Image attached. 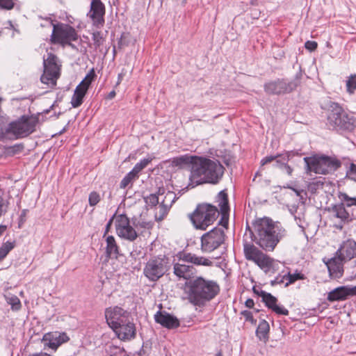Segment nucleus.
Instances as JSON below:
<instances>
[{"mask_svg":"<svg viewBox=\"0 0 356 356\" xmlns=\"http://www.w3.org/2000/svg\"><path fill=\"white\" fill-rule=\"evenodd\" d=\"M252 241L266 251H273L286 234L285 229L278 223L268 218H259L253 223V231L250 229Z\"/></svg>","mask_w":356,"mask_h":356,"instance_id":"nucleus-1","label":"nucleus"},{"mask_svg":"<svg viewBox=\"0 0 356 356\" xmlns=\"http://www.w3.org/2000/svg\"><path fill=\"white\" fill-rule=\"evenodd\" d=\"M225 168L218 160L197 156L189 179L193 187L205 183L216 184L221 180Z\"/></svg>","mask_w":356,"mask_h":356,"instance_id":"nucleus-2","label":"nucleus"},{"mask_svg":"<svg viewBox=\"0 0 356 356\" xmlns=\"http://www.w3.org/2000/svg\"><path fill=\"white\" fill-rule=\"evenodd\" d=\"M188 289V300L194 305L201 306L213 299L220 291L216 281L196 277L186 283Z\"/></svg>","mask_w":356,"mask_h":356,"instance_id":"nucleus-3","label":"nucleus"},{"mask_svg":"<svg viewBox=\"0 0 356 356\" xmlns=\"http://www.w3.org/2000/svg\"><path fill=\"white\" fill-rule=\"evenodd\" d=\"M177 257L179 261L174 264L173 273L179 279L191 280V278L196 273V269L191 265H186L185 263H191L196 266H211L213 261L208 258L199 257L195 254L186 252H180Z\"/></svg>","mask_w":356,"mask_h":356,"instance_id":"nucleus-4","label":"nucleus"},{"mask_svg":"<svg viewBox=\"0 0 356 356\" xmlns=\"http://www.w3.org/2000/svg\"><path fill=\"white\" fill-rule=\"evenodd\" d=\"M327 125L336 130L352 131L356 127V118L348 113L337 102L327 104Z\"/></svg>","mask_w":356,"mask_h":356,"instance_id":"nucleus-5","label":"nucleus"},{"mask_svg":"<svg viewBox=\"0 0 356 356\" xmlns=\"http://www.w3.org/2000/svg\"><path fill=\"white\" fill-rule=\"evenodd\" d=\"M339 197L342 202L332 206L330 211L334 217L340 220L336 227L341 229L343 224L356 219V198L350 197L346 193H341Z\"/></svg>","mask_w":356,"mask_h":356,"instance_id":"nucleus-6","label":"nucleus"},{"mask_svg":"<svg viewBox=\"0 0 356 356\" xmlns=\"http://www.w3.org/2000/svg\"><path fill=\"white\" fill-rule=\"evenodd\" d=\"M218 215L216 207L204 203L198 204L189 218L195 229L206 230L216 220Z\"/></svg>","mask_w":356,"mask_h":356,"instance_id":"nucleus-7","label":"nucleus"},{"mask_svg":"<svg viewBox=\"0 0 356 356\" xmlns=\"http://www.w3.org/2000/svg\"><path fill=\"white\" fill-rule=\"evenodd\" d=\"M171 268L170 260L165 254L150 257L145 263L143 275L151 282H156L166 274Z\"/></svg>","mask_w":356,"mask_h":356,"instance_id":"nucleus-8","label":"nucleus"},{"mask_svg":"<svg viewBox=\"0 0 356 356\" xmlns=\"http://www.w3.org/2000/svg\"><path fill=\"white\" fill-rule=\"evenodd\" d=\"M46 22L47 25L53 27L50 39L52 44H59L63 47L68 45L72 48H75L72 42L76 41L79 35L74 28L63 23L55 24L51 19H46Z\"/></svg>","mask_w":356,"mask_h":356,"instance_id":"nucleus-9","label":"nucleus"},{"mask_svg":"<svg viewBox=\"0 0 356 356\" xmlns=\"http://www.w3.org/2000/svg\"><path fill=\"white\" fill-rule=\"evenodd\" d=\"M303 160L307 173L314 172L316 174L327 175L337 170L341 166L339 160L327 156L305 157Z\"/></svg>","mask_w":356,"mask_h":356,"instance_id":"nucleus-10","label":"nucleus"},{"mask_svg":"<svg viewBox=\"0 0 356 356\" xmlns=\"http://www.w3.org/2000/svg\"><path fill=\"white\" fill-rule=\"evenodd\" d=\"M302 74L301 71L298 72L293 79L287 81L284 79H277L267 82L264 85V90L269 95H283L290 93L295 90L301 83Z\"/></svg>","mask_w":356,"mask_h":356,"instance_id":"nucleus-11","label":"nucleus"},{"mask_svg":"<svg viewBox=\"0 0 356 356\" xmlns=\"http://www.w3.org/2000/svg\"><path fill=\"white\" fill-rule=\"evenodd\" d=\"M38 123V118L24 115L18 120L10 122L6 129V133L12 134L16 138H24L35 131Z\"/></svg>","mask_w":356,"mask_h":356,"instance_id":"nucleus-12","label":"nucleus"},{"mask_svg":"<svg viewBox=\"0 0 356 356\" xmlns=\"http://www.w3.org/2000/svg\"><path fill=\"white\" fill-rule=\"evenodd\" d=\"M243 252L246 259L254 262L265 273L269 272L273 267L274 260L252 243H244Z\"/></svg>","mask_w":356,"mask_h":356,"instance_id":"nucleus-13","label":"nucleus"},{"mask_svg":"<svg viewBox=\"0 0 356 356\" xmlns=\"http://www.w3.org/2000/svg\"><path fill=\"white\" fill-rule=\"evenodd\" d=\"M297 154L298 153L294 151H284L282 154L267 156L261 159V165L263 166L274 161L273 165L274 168L280 169L282 172L286 173L288 176L291 177L292 176L293 169L288 164V162Z\"/></svg>","mask_w":356,"mask_h":356,"instance_id":"nucleus-14","label":"nucleus"},{"mask_svg":"<svg viewBox=\"0 0 356 356\" xmlns=\"http://www.w3.org/2000/svg\"><path fill=\"white\" fill-rule=\"evenodd\" d=\"M225 241L224 231L214 227L201 237V250L203 252H211L219 248Z\"/></svg>","mask_w":356,"mask_h":356,"instance_id":"nucleus-15","label":"nucleus"},{"mask_svg":"<svg viewBox=\"0 0 356 356\" xmlns=\"http://www.w3.org/2000/svg\"><path fill=\"white\" fill-rule=\"evenodd\" d=\"M115 226L118 236L129 241H134L138 234L130 225L129 218L125 214H120L115 217Z\"/></svg>","mask_w":356,"mask_h":356,"instance_id":"nucleus-16","label":"nucleus"},{"mask_svg":"<svg viewBox=\"0 0 356 356\" xmlns=\"http://www.w3.org/2000/svg\"><path fill=\"white\" fill-rule=\"evenodd\" d=\"M106 322L113 329H116L122 323H127L129 320V313L120 307L107 308L105 311Z\"/></svg>","mask_w":356,"mask_h":356,"instance_id":"nucleus-17","label":"nucleus"},{"mask_svg":"<svg viewBox=\"0 0 356 356\" xmlns=\"http://www.w3.org/2000/svg\"><path fill=\"white\" fill-rule=\"evenodd\" d=\"M105 13V6L101 0H92L87 16L91 19L95 26L99 28L104 24Z\"/></svg>","mask_w":356,"mask_h":356,"instance_id":"nucleus-18","label":"nucleus"},{"mask_svg":"<svg viewBox=\"0 0 356 356\" xmlns=\"http://www.w3.org/2000/svg\"><path fill=\"white\" fill-rule=\"evenodd\" d=\"M70 338L65 332H50L44 334L42 341L44 346L56 350L61 344L68 341Z\"/></svg>","mask_w":356,"mask_h":356,"instance_id":"nucleus-19","label":"nucleus"},{"mask_svg":"<svg viewBox=\"0 0 356 356\" xmlns=\"http://www.w3.org/2000/svg\"><path fill=\"white\" fill-rule=\"evenodd\" d=\"M156 323L169 330L177 328L180 325L179 319L165 311H158L154 314Z\"/></svg>","mask_w":356,"mask_h":356,"instance_id":"nucleus-20","label":"nucleus"},{"mask_svg":"<svg viewBox=\"0 0 356 356\" xmlns=\"http://www.w3.org/2000/svg\"><path fill=\"white\" fill-rule=\"evenodd\" d=\"M344 262H346L345 260L336 254L325 263L332 279H339L342 277Z\"/></svg>","mask_w":356,"mask_h":356,"instance_id":"nucleus-21","label":"nucleus"},{"mask_svg":"<svg viewBox=\"0 0 356 356\" xmlns=\"http://www.w3.org/2000/svg\"><path fill=\"white\" fill-rule=\"evenodd\" d=\"M260 296L266 306L270 309L273 312L279 315H289V310L283 306L277 304V299L272 294L264 291H261Z\"/></svg>","mask_w":356,"mask_h":356,"instance_id":"nucleus-22","label":"nucleus"},{"mask_svg":"<svg viewBox=\"0 0 356 356\" xmlns=\"http://www.w3.org/2000/svg\"><path fill=\"white\" fill-rule=\"evenodd\" d=\"M346 261L350 260L356 256V242L353 239L344 241L336 252Z\"/></svg>","mask_w":356,"mask_h":356,"instance_id":"nucleus-23","label":"nucleus"},{"mask_svg":"<svg viewBox=\"0 0 356 356\" xmlns=\"http://www.w3.org/2000/svg\"><path fill=\"white\" fill-rule=\"evenodd\" d=\"M217 202L220 207L222 218L220 223L225 227L228 225V215L229 211L228 196L225 191H221L217 196Z\"/></svg>","mask_w":356,"mask_h":356,"instance_id":"nucleus-24","label":"nucleus"},{"mask_svg":"<svg viewBox=\"0 0 356 356\" xmlns=\"http://www.w3.org/2000/svg\"><path fill=\"white\" fill-rule=\"evenodd\" d=\"M356 295V286H340L330 291L327 295V300L330 302L346 300L348 296Z\"/></svg>","mask_w":356,"mask_h":356,"instance_id":"nucleus-25","label":"nucleus"},{"mask_svg":"<svg viewBox=\"0 0 356 356\" xmlns=\"http://www.w3.org/2000/svg\"><path fill=\"white\" fill-rule=\"evenodd\" d=\"M118 337L123 341L131 340L136 337L135 325L128 321L127 323H122L116 329L113 330Z\"/></svg>","mask_w":356,"mask_h":356,"instance_id":"nucleus-26","label":"nucleus"},{"mask_svg":"<svg viewBox=\"0 0 356 356\" xmlns=\"http://www.w3.org/2000/svg\"><path fill=\"white\" fill-rule=\"evenodd\" d=\"M57 58L50 54L47 60H44V72L59 77V67L56 63Z\"/></svg>","mask_w":356,"mask_h":356,"instance_id":"nucleus-27","label":"nucleus"},{"mask_svg":"<svg viewBox=\"0 0 356 356\" xmlns=\"http://www.w3.org/2000/svg\"><path fill=\"white\" fill-rule=\"evenodd\" d=\"M197 156L185 154L177 157H175L172 161V165L173 166L179 168H182L186 165H190L191 168L193 165H194Z\"/></svg>","mask_w":356,"mask_h":356,"instance_id":"nucleus-28","label":"nucleus"},{"mask_svg":"<svg viewBox=\"0 0 356 356\" xmlns=\"http://www.w3.org/2000/svg\"><path fill=\"white\" fill-rule=\"evenodd\" d=\"M106 253L108 257L118 258L119 254V248L116 243L115 238L113 236H108L106 239Z\"/></svg>","mask_w":356,"mask_h":356,"instance_id":"nucleus-29","label":"nucleus"},{"mask_svg":"<svg viewBox=\"0 0 356 356\" xmlns=\"http://www.w3.org/2000/svg\"><path fill=\"white\" fill-rule=\"evenodd\" d=\"M269 330L268 323L265 320H262L257 328L256 334L260 340L266 341L268 338Z\"/></svg>","mask_w":356,"mask_h":356,"instance_id":"nucleus-30","label":"nucleus"},{"mask_svg":"<svg viewBox=\"0 0 356 356\" xmlns=\"http://www.w3.org/2000/svg\"><path fill=\"white\" fill-rule=\"evenodd\" d=\"M164 194V188H159L158 193L156 194H150L149 195L145 197V202L149 207H155L156 206L160 200V196Z\"/></svg>","mask_w":356,"mask_h":356,"instance_id":"nucleus-31","label":"nucleus"},{"mask_svg":"<svg viewBox=\"0 0 356 356\" xmlns=\"http://www.w3.org/2000/svg\"><path fill=\"white\" fill-rule=\"evenodd\" d=\"M325 178H320L318 179H314L307 186L308 191L312 193H316L318 190L323 189L325 184Z\"/></svg>","mask_w":356,"mask_h":356,"instance_id":"nucleus-32","label":"nucleus"},{"mask_svg":"<svg viewBox=\"0 0 356 356\" xmlns=\"http://www.w3.org/2000/svg\"><path fill=\"white\" fill-rule=\"evenodd\" d=\"M171 207L167 206L166 204H163L162 203H160L159 206L156 209V211L155 212V219L157 221H161L163 220L167 214L168 213Z\"/></svg>","mask_w":356,"mask_h":356,"instance_id":"nucleus-33","label":"nucleus"},{"mask_svg":"<svg viewBox=\"0 0 356 356\" xmlns=\"http://www.w3.org/2000/svg\"><path fill=\"white\" fill-rule=\"evenodd\" d=\"M152 159L151 157L145 158L142 159L140 162L137 163L133 169L132 172L138 177V174L140 171H142L144 168H145L149 163L152 161Z\"/></svg>","mask_w":356,"mask_h":356,"instance_id":"nucleus-34","label":"nucleus"},{"mask_svg":"<svg viewBox=\"0 0 356 356\" xmlns=\"http://www.w3.org/2000/svg\"><path fill=\"white\" fill-rule=\"evenodd\" d=\"M132 223L136 228L140 227L145 229H150L153 226L151 221H147L142 218L133 219Z\"/></svg>","mask_w":356,"mask_h":356,"instance_id":"nucleus-35","label":"nucleus"},{"mask_svg":"<svg viewBox=\"0 0 356 356\" xmlns=\"http://www.w3.org/2000/svg\"><path fill=\"white\" fill-rule=\"evenodd\" d=\"M138 177L134 174V172L131 170L127 174V175L122 179L120 184V187L121 188H125L127 187L130 184H131L135 179H138Z\"/></svg>","mask_w":356,"mask_h":356,"instance_id":"nucleus-36","label":"nucleus"},{"mask_svg":"<svg viewBox=\"0 0 356 356\" xmlns=\"http://www.w3.org/2000/svg\"><path fill=\"white\" fill-rule=\"evenodd\" d=\"M164 197L161 202L162 204H165L167 206L171 207L172 204L175 202L177 199L176 194L172 191H167L166 193L164 192Z\"/></svg>","mask_w":356,"mask_h":356,"instance_id":"nucleus-37","label":"nucleus"},{"mask_svg":"<svg viewBox=\"0 0 356 356\" xmlns=\"http://www.w3.org/2000/svg\"><path fill=\"white\" fill-rule=\"evenodd\" d=\"M14 247V244L11 242L7 241L3 243L0 248V261L3 259Z\"/></svg>","mask_w":356,"mask_h":356,"instance_id":"nucleus-38","label":"nucleus"},{"mask_svg":"<svg viewBox=\"0 0 356 356\" xmlns=\"http://www.w3.org/2000/svg\"><path fill=\"white\" fill-rule=\"evenodd\" d=\"M96 75L94 69L90 70L85 78L81 81L79 84L88 88L92 81L95 79Z\"/></svg>","mask_w":356,"mask_h":356,"instance_id":"nucleus-39","label":"nucleus"},{"mask_svg":"<svg viewBox=\"0 0 356 356\" xmlns=\"http://www.w3.org/2000/svg\"><path fill=\"white\" fill-rule=\"evenodd\" d=\"M57 79L56 76L45 72H43L40 77V80L43 83L47 85L51 84L53 86L56 85Z\"/></svg>","mask_w":356,"mask_h":356,"instance_id":"nucleus-40","label":"nucleus"},{"mask_svg":"<svg viewBox=\"0 0 356 356\" xmlns=\"http://www.w3.org/2000/svg\"><path fill=\"white\" fill-rule=\"evenodd\" d=\"M286 280H288V282L285 284L286 286L290 284L295 282L297 280L305 279V275L300 273H296L292 274L288 273L287 275H286Z\"/></svg>","mask_w":356,"mask_h":356,"instance_id":"nucleus-41","label":"nucleus"},{"mask_svg":"<svg viewBox=\"0 0 356 356\" xmlns=\"http://www.w3.org/2000/svg\"><path fill=\"white\" fill-rule=\"evenodd\" d=\"M7 302L11 305L12 309L15 311L19 310L22 306L19 299L15 296L8 297L7 298Z\"/></svg>","mask_w":356,"mask_h":356,"instance_id":"nucleus-42","label":"nucleus"},{"mask_svg":"<svg viewBox=\"0 0 356 356\" xmlns=\"http://www.w3.org/2000/svg\"><path fill=\"white\" fill-rule=\"evenodd\" d=\"M347 92L353 94L356 89V74L351 75L346 81Z\"/></svg>","mask_w":356,"mask_h":356,"instance_id":"nucleus-43","label":"nucleus"},{"mask_svg":"<svg viewBox=\"0 0 356 356\" xmlns=\"http://www.w3.org/2000/svg\"><path fill=\"white\" fill-rule=\"evenodd\" d=\"M83 96L81 94H76L74 92L72 97L71 104L73 108H77L80 106L83 103Z\"/></svg>","mask_w":356,"mask_h":356,"instance_id":"nucleus-44","label":"nucleus"},{"mask_svg":"<svg viewBox=\"0 0 356 356\" xmlns=\"http://www.w3.org/2000/svg\"><path fill=\"white\" fill-rule=\"evenodd\" d=\"M100 201V196L96 191H92L90 193L88 197L89 204L91 207L97 205Z\"/></svg>","mask_w":356,"mask_h":356,"instance_id":"nucleus-45","label":"nucleus"},{"mask_svg":"<svg viewBox=\"0 0 356 356\" xmlns=\"http://www.w3.org/2000/svg\"><path fill=\"white\" fill-rule=\"evenodd\" d=\"M15 0H0V8L11 10L14 8Z\"/></svg>","mask_w":356,"mask_h":356,"instance_id":"nucleus-46","label":"nucleus"},{"mask_svg":"<svg viewBox=\"0 0 356 356\" xmlns=\"http://www.w3.org/2000/svg\"><path fill=\"white\" fill-rule=\"evenodd\" d=\"M346 176L351 180L356 181V165L351 163L346 172Z\"/></svg>","mask_w":356,"mask_h":356,"instance_id":"nucleus-47","label":"nucleus"},{"mask_svg":"<svg viewBox=\"0 0 356 356\" xmlns=\"http://www.w3.org/2000/svg\"><path fill=\"white\" fill-rule=\"evenodd\" d=\"M92 38L96 47H99L103 44V38L100 32L94 33Z\"/></svg>","mask_w":356,"mask_h":356,"instance_id":"nucleus-48","label":"nucleus"},{"mask_svg":"<svg viewBox=\"0 0 356 356\" xmlns=\"http://www.w3.org/2000/svg\"><path fill=\"white\" fill-rule=\"evenodd\" d=\"M241 315L243 316V317L245 318V321H250L252 323H256V321H254L251 312L248 311V310L243 311V312H241Z\"/></svg>","mask_w":356,"mask_h":356,"instance_id":"nucleus-49","label":"nucleus"},{"mask_svg":"<svg viewBox=\"0 0 356 356\" xmlns=\"http://www.w3.org/2000/svg\"><path fill=\"white\" fill-rule=\"evenodd\" d=\"M317 42L315 41L308 40L305 42V47L309 51H314L317 48Z\"/></svg>","mask_w":356,"mask_h":356,"instance_id":"nucleus-50","label":"nucleus"},{"mask_svg":"<svg viewBox=\"0 0 356 356\" xmlns=\"http://www.w3.org/2000/svg\"><path fill=\"white\" fill-rule=\"evenodd\" d=\"M88 89V88H86L85 86L79 84L76 87L74 92L76 94H81V95L84 97L87 92Z\"/></svg>","mask_w":356,"mask_h":356,"instance_id":"nucleus-51","label":"nucleus"},{"mask_svg":"<svg viewBox=\"0 0 356 356\" xmlns=\"http://www.w3.org/2000/svg\"><path fill=\"white\" fill-rule=\"evenodd\" d=\"M284 280H286V275L282 277H277L274 280L271 281V285L275 286L278 284H282L284 282Z\"/></svg>","mask_w":356,"mask_h":356,"instance_id":"nucleus-52","label":"nucleus"},{"mask_svg":"<svg viewBox=\"0 0 356 356\" xmlns=\"http://www.w3.org/2000/svg\"><path fill=\"white\" fill-rule=\"evenodd\" d=\"M116 216H117L113 215V216H112V218H111L108 220V222H107V224H106V230H105L104 235H106V234L108 232V231H109V229H110V228H111V226L112 225V223H113V219H114V218H115V217H116Z\"/></svg>","mask_w":356,"mask_h":356,"instance_id":"nucleus-53","label":"nucleus"},{"mask_svg":"<svg viewBox=\"0 0 356 356\" xmlns=\"http://www.w3.org/2000/svg\"><path fill=\"white\" fill-rule=\"evenodd\" d=\"M245 305L248 308H252L254 305V300L252 299L249 298L245 301Z\"/></svg>","mask_w":356,"mask_h":356,"instance_id":"nucleus-54","label":"nucleus"},{"mask_svg":"<svg viewBox=\"0 0 356 356\" xmlns=\"http://www.w3.org/2000/svg\"><path fill=\"white\" fill-rule=\"evenodd\" d=\"M3 213V199L0 197V217Z\"/></svg>","mask_w":356,"mask_h":356,"instance_id":"nucleus-55","label":"nucleus"},{"mask_svg":"<svg viewBox=\"0 0 356 356\" xmlns=\"http://www.w3.org/2000/svg\"><path fill=\"white\" fill-rule=\"evenodd\" d=\"M7 229V226L1 225H0V236L5 232Z\"/></svg>","mask_w":356,"mask_h":356,"instance_id":"nucleus-56","label":"nucleus"},{"mask_svg":"<svg viewBox=\"0 0 356 356\" xmlns=\"http://www.w3.org/2000/svg\"><path fill=\"white\" fill-rule=\"evenodd\" d=\"M115 96V92L114 90L109 92L108 95V99H113Z\"/></svg>","mask_w":356,"mask_h":356,"instance_id":"nucleus-57","label":"nucleus"},{"mask_svg":"<svg viewBox=\"0 0 356 356\" xmlns=\"http://www.w3.org/2000/svg\"><path fill=\"white\" fill-rule=\"evenodd\" d=\"M122 79H123V74L122 73L119 74L118 77L117 84H120V83L122 81Z\"/></svg>","mask_w":356,"mask_h":356,"instance_id":"nucleus-58","label":"nucleus"},{"mask_svg":"<svg viewBox=\"0 0 356 356\" xmlns=\"http://www.w3.org/2000/svg\"><path fill=\"white\" fill-rule=\"evenodd\" d=\"M289 188H291V189H292V190L296 193V194L297 195H300V193H301L302 191H299V190H298V189H296V188H291V187H289Z\"/></svg>","mask_w":356,"mask_h":356,"instance_id":"nucleus-59","label":"nucleus"},{"mask_svg":"<svg viewBox=\"0 0 356 356\" xmlns=\"http://www.w3.org/2000/svg\"><path fill=\"white\" fill-rule=\"evenodd\" d=\"M253 291H254V292L255 293H257L259 296H260L261 291H260V292H259V291H258V290H257V289H255V287H253Z\"/></svg>","mask_w":356,"mask_h":356,"instance_id":"nucleus-60","label":"nucleus"},{"mask_svg":"<svg viewBox=\"0 0 356 356\" xmlns=\"http://www.w3.org/2000/svg\"><path fill=\"white\" fill-rule=\"evenodd\" d=\"M216 356H222V353L220 352L216 355Z\"/></svg>","mask_w":356,"mask_h":356,"instance_id":"nucleus-61","label":"nucleus"}]
</instances>
